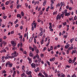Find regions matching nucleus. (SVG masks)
I'll use <instances>...</instances> for the list:
<instances>
[{
  "mask_svg": "<svg viewBox=\"0 0 77 77\" xmlns=\"http://www.w3.org/2000/svg\"><path fill=\"white\" fill-rule=\"evenodd\" d=\"M41 61V59L39 58L38 61V63H40Z\"/></svg>",
  "mask_w": 77,
  "mask_h": 77,
  "instance_id": "nucleus-33",
  "label": "nucleus"
},
{
  "mask_svg": "<svg viewBox=\"0 0 77 77\" xmlns=\"http://www.w3.org/2000/svg\"><path fill=\"white\" fill-rule=\"evenodd\" d=\"M50 39L49 38L48 39V42L47 44L46 45V47H48L50 44Z\"/></svg>",
  "mask_w": 77,
  "mask_h": 77,
  "instance_id": "nucleus-10",
  "label": "nucleus"
},
{
  "mask_svg": "<svg viewBox=\"0 0 77 77\" xmlns=\"http://www.w3.org/2000/svg\"><path fill=\"white\" fill-rule=\"evenodd\" d=\"M74 20H77V16H75V17H74Z\"/></svg>",
  "mask_w": 77,
  "mask_h": 77,
  "instance_id": "nucleus-48",
  "label": "nucleus"
},
{
  "mask_svg": "<svg viewBox=\"0 0 77 77\" xmlns=\"http://www.w3.org/2000/svg\"><path fill=\"white\" fill-rule=\"evenodd\" d=\"M72 60L71 59V58H70L69 60V63H71L72 62Z\"/></svg>",
  "mask_w": 77,
  "mask_h": 77,
  "instance_id": "nucleus-29",
  "label": "nucleus"
},
{
  "mask_svg": "<svg viewBox=\"0 0 77 77\" xmlns=\"http://www.w3.org/2000/svg\"><path fill=\"white\" fill-rule=\"evenodd\" d=\"M42 14H43L42 11H40L39 13L40 15H42Z\"/></svg>",
  "mask_w": 77,
  "mask_h": 77,
  "instance_id": "nucleus-39",
  "label": "nucleus"
},
{
  "mask_svg": "<svg viewBox=\"0 0 77 77\" xmlns=\"http://www.w3.org/2000/svg\"><path fill=\"white\" fill-rule=\"evenodd\" d=\"M46 3H47V1H45L43 3V5L44 6H45V5H46Z\"/></svg>",
  "mask_w": 77,
  "mask_h": 77,
  "instance_id": "nucleus-25",
  "label": "nucleus"
},
{
  "mask_svg": "<svg viewBox=\"0 0 77 77\" xmlns=\"http://www.w3.org/2000/svg\"><path fill=\"white\" fill-rule=\"evenodd\" d=\"M66 22H65L63 23V26H65V25H66Z\"/></svg>",
  "mask_w": 77,
  "mask_h": 77,
  "instance_id": "nucleus-56",
  "label": "nucleus"
},
{
  "mask_svg": "<svg viewBox=\"0 0 77 77\" xmlns=\"http://www.w3.org/2000/svg\"><path fill=\"white\" fill-rule=\"evenodd\" d=\"M29 56H30V57H31V56H32V53H30Z\"/></svg>",
  "mask_w": 77,
  "mask_h": 77,
  "instance_id": "nucleus-61",
  "label": "nucleus"
},
{
  "mask_svg": "<svg viewBox=\"0 0 77 77\" xmlns=\"http://www.w3.org/2000/svg\"><path fill=\"white\" fill-rule=\"evenodd\" d=\"M42 34H43V31H41L40 34V36H42Z\"/></svg>",
  "mask_w": 77,
  "mask_h": 77,
  "instance_id": "nucleus-22",
  "label": "nucleus"
},
{
  "mask_svg": "<svg viewBox=\"0 0 77 77\" xmlns=\"http://www.w3.org/2000/svg\"><path fill=\"white\" fill-rule=\"evenodd\" d=\"M70 2H71V3H72V4H73V2L72 1V0H70Z\"/></svg>",
  "mask_w": 77,
  "mask_h": 77,
  "instance_id": "nucleus-60",
  "label": "nucleus"
},
{
  "mask_svg": "<svg viewBox=\"0 0 77 77\" xmlns=\"http://www.w3.org/2000/svg\"><path fill=\"white\" fill-rule=\"evenodd\" d=\"M53 46H51L50 48V50H53Z\"/></svg>",
  "mask_w": 77,
  "mask_h": 77,
  "instance_id": "nucleus-62",
  "label": "nucleus"
},
{
  "mask_svg": "<svg viewBox=\"0 0 77 77\" xmlns=\"http://www.w3.org/2000/svg\"><path fill=\"white\" fill-rule=\"evenodd\" d=\"M4 59H5V56H3L2 57V60H4Z\"/></svg>",
  "mask_w": 77,
  "mask_h": 77,
  "instance_id": "nucleus-64",
  "label": "nucleus"
},
{
  "mask_svg": "<svg viewBox=\"0 0 77 77\" xmlns=\"http://www.w3.org/2000/svg\"><path fill=\"white\" fill-rule=\"evenodd\" d=\"M76 53V50H73L72 51V54H74V53Z\"/></svg>",
  "mask_w": 77,
  "mask_h": 77,
  "instance_id": "nucleus-17",
  "label": "nucleus"
},
{
  "mask_svg": "<svg viewBox=\"0 0 77 77\" xmlns=\"http://www.w3.org/2000/svg\"><path fill=\"white\" fill-rule=\"evenodd\" d=\"M8 65H9L10 67V68H11L12 66V65H13V64H12V63H11V62L9 61L8 62Z\"/></svg>",
  "mask_w": 77,
  "mask_h": 77,
  "instance_id": "nucleus-7",
  "label": "nucleus"
},
{
  "mask_svg": "<svg viewBox=\"0 0 77 77\" xmlns=\"http://www.w3.org/2000/svg\"><path fill=\"white\" fill-rule=\"evenodd\" d=\"M10 57H11V56H6L5 57V59L6 60V59H9Z\"/></svg>",
  "mask_w": 77,
  "mask_h": 77,
  "instance_id": "nucleus-21",
  "label": "nucleus"
},
{
  "mask_svg": "<svg viewBox=\"0 0 77 77\" xmlns=\"http://www.w3.org/2000/svg\"><path fill=\"white\" fill-rule=\"evenodd\" d=\"M69 52L68 50H67L66 52V54H69Z\"/></svg>",
  "mask_w": 77,
  "mask_h": 77,
  "instance_id": "nucleus-50",
  "label": "nucleus"
},
{
  "mask_svg": "<svg viewBox=\"0 0 77 77\" xmlns=\"http://www.w3.org/2000/svg\"><path fill=\"white\" fill-rule=\"evenodd\" d=\"M55 57H54L53 58H51L50 59V61L52 62V61H54L55 60Z\"/></svg>",
  "mask_w": 77,
  "mask_h": 77,
  "instance_id": "nucleus-12",
  "label": "nucleus"
},
{
  "mask_svg": "<svg viewBox=\"0 0 77 77\" xmlns=\"http://www.w3.org/2000/svg\"><path fill=\"white\" fill-rule=\"evenodd\" d=\"M21 15L23 17H24V12L23 11H22L21 12Z\"/></svg>",
  "mask_w": 77,
  "mask_h": 77,
  "instance_id": "nucleus-28",
  "label": "nucleus"
},
{
  "mask_svg": "<svg viewBox=\"0 0 77 77\" xmlns=\"http://www.w3.org/2000/svg\"><path fill=\"white\" fill-rule=\"evenodd\" d=\"M69 13H66L65 14V16H68L69 15Z\"/></svg>",
  "mask_w": 77,
  "mask_h": 77,
  "instance_id": "nucleus-26",
  "label": "nucleus"
},
{
  "mask_svg": "<svg viewBox=\"0 0 77 77\" xmlns=\"http://www.w3.org/2000/svg\"><path fill=\"white\" fill-rule=\"evenodd\" d=\"M24 54H27V52L26 51H24L23 52Z\"/></svg>",
  "mask_w": 77,
  "mask_h": 77,
  "instance_id": "nucleus-59",
  "label": "nucleus"
},
{
  "mask_svg": "<svg viewBox=\"0 0 77 77\" xmlns=\"http://www.w3.org/2000/svg\"><path fill=\"white\" fill-rule=\"evenodd\" d=\"M34 25V27H33V26ZM32 31H33V30H34V27L35 29L36 28V23H32Z\"/></svg>",
  "mask_w": 77,
  "mask_h": 77,
  "instance_id": "nucleus-2",
  "label": "nucleus"
},
{
  "mask_svg": "<svg viewBox=\"0 0 77 77\" xmlns=\"http://www.w3.org/2000/svg\"><path fill=\"white\" fill-rule=\"evenodd\" d=\"M2 43L3 44H4V45H6V44H7V43H6V42H5V41H3L2 42Z\"/></svg>",
  "mask_w": 77,
  "mask_h": 77,
  "instance_id": "nucleus-19",
  "label": "nucleus"
},
{
  "mask_svg": "<svg viewBox=\"0 0 77 77\" xmlns=\"http://www.w3.org/2000/svg\"><path fill=\"white\" fill-rule=\"evenodd\" d=\"M10 3V2L9 1L5 3L6 5H8Z\"/></svg>",
  "mask_w": 77,
  "mask_h": 77,
  "instance_id": "nucleus-24",
  "label": "nucleus"
},
{
  "mask_svg": "<svg viewBox=\"0 0 77 77\" xmlns=\"http://www.w3.org/2000/svg\"><path fill=\"white\" fill-rule=\"evenodd\" d=\"M65 6V3L64 2H60V6L62 7V6Z\"/></svg>",
  "mask_w": 77,
  "mask_h": 77,
  "instance_id": "nucleus-9",
  "label": "nucleus"
},
{
  "mask_svg": "<svg viewBox=\"0 0 77 77\" xmlns=\"http://www.w3.org/2000/svg\"><path fill=\"white\" fill-rule=\"evenodd\" d=\"M19 26V25L18 24H16L15 26V27H18Z\"/></svg>",
  "mask_w": 77,
  "mask_h": 77,
  "instance_id": "nucleus-55",
  "label": "nucleus"
},
{
  "mask_svg": "<svg viewBox=\"0 0 77 77\" xmlns=\"http://www.w3.org/2000/svg\"><path fill=\"white\" fill-rule=\"evenodd\" d=\"M36 57H37V59H38L39 58V55L38 54H37L36 55Z\"/></svg>",
  "mask_w": 77,
  "mask_h": 77,
  "instance_id": "nucleus-23",
  "label": "nucleus"
},
{
  "mask_svg": "<svg viewBox=\"0 0 77 77\" xmlns=\"http://www.w3.org/2000/svg\"><path fill=\"white\" fill-rule=\"evenodd\" d=\"M40 56L41 57H44V55L43 54H41L40 55Z\"/></svg>",
  "mask_w": 77,
  "mask_h": 77,
  "instance_id": "nucleus-30",
  "label": "nucleus"
},
{
  "mask_svg": "<svg viewBox=\"0 0 77 77\" xmlns=\"http://www.w3.org/2000/svg\"><path fill=\"white\" fill-rule=\"evenodd\" d=\"M8 65H9V62H8V63H7L5 64V66L6 67H7V66H8Z\"/></svg>",
  "mask_w": 77,
  "mask_h": 77,
  "instance_id": "nucleus-38",
  "label": "nucleus"
},
{
  "mask_svg": "<svg viewBox=\"0 0 77 77\" xmlns=\"http://www.w3.org/2000/svg\"><path fill=\"white\" fill-rule=\"evenodd\" d=\"M13 55H14L13 56L11 57V58H14L15 57H17V55H17V54L15 55V54H14Z\"/></svg>",
  "mask_w": 77,
  "mask_h": 77,
  "instance_id": "nucleus-15",
  "label": "nucleus"
},
{
  "mask_svg": "<svg viewBox=\"0 0 77 77\" xmlns=\"http://www.w3.org/2000/svg\"><path fill=\"white\" fill-rule=\"evenodd\" d=\"M64 13H65V14H66V13H67V10L66 9L64 11Z\"/></svg>",
  "mask_w": 77,
  "mask_h": 77,
  "instance_id": "nucleus-49",
  "label": "nucleus"
},
{
  "mask_svg": "<svg viewBox=\"0 0 77 77\" xmlns=\"http://www.w3.org/2000/svg\"><path fill=\"white\" fill-rule=\"evenodd\" d=\"M32 39H31V38H30L29 40V42H32Z\"/></svg>",
  "mask_w": 77,
  "mask_h": 77,
  "instance_id": "nucleus-63",
  "label": "nucleus"
},
{
  "mask_svg": "<svg viewBox=\"0 0 77 77\" xmlns=\"http://www.w3.org/2000/svg\"><path fill=\"white\" fill-rule=\"evenodd\" d=\"M20 5H18L17 7V9H19L20 8Z\"/></svg>",
  "mask_w": 77,
  "mask_h": 77,
  "instance_id": "nucleus-44",
  "label": "nucleus"
},
{
  "mask_svg": "<svg viewBox=\"0 0 77 77\" xmlns=\"http://www.w3.org/2000/svg\"><path fill=\"white\" fill-rule=\"evenodd\" d=\"M34 42L35 44L36 43V38H34Z\"/></svg>",
  "mask_w": 77,
  "mask_h": 77,
  "instance_id": "nucleus-34",
  "label": "nucleus"
},
{
  "mask_svg": "<svg viewBox=\"0 0 77 77\" xmlns=\"http://www.w3.org/2000/svg\"><path fill=\"white\" fill-rule=\"evenodd\" d=\"M57 75L58 77H60L61 76V74H60V73H57Z\"/></svg>",
  "mask_w": 77,
  "mask_h": 77,
  "instance_id": "nucleus-31",
  "label": "nucleus"
},
{
  "mask_svg": "<svg viewBox=\"0 0 77 77\" xmlns=\"http://www.w3.org/2000/svg\"><path fill=\"white\" fill-rule=\"evenodd\" d=\"M20 51H21L22 52H23V51H24V50L22 48H20Z\"/></svg>",
  "mask_w": 77,
  "mask_h": 77,
  "instance_id": "nucleus-40",
  "label": "nucleus"
},
{
  "mask_svg": "<svg viewBox=\"0 0 77 77\" xmlns=\"http://www.w3.org/2000/svg\"><path fill=\"white\" fill-rule=\"evenodd\" d=\"M24 68H25V66H24V65H23L22 67V69H23V72H25Z\"/></svg>",
  "mask_w": 77,
  "mask_h": 77,
  "instance_id": "nucleus-14",
  "label": "nucleus"
},
{
  "mask_svg": "<svg viewBox=\"0 0 77 77\" xmlns=\"http://www.w3.org/2000/svg\"><path fill=\"white\" fill-rule=\"evenodd\" d=\"M24 75H25V73H23L21 75V77H23V76H24Z\"/></svg>",
  "mask_w": 77,
  "mask_h": 77,
  "instance_id": "nucleus-36",
  "label": "nucleus"
},
{
  "mask_svg": "<svg viewBox=\"0 0 77 77\" xmlns=\"http://www.w3.org/2000/svg\"><path fill=\"white\" fill-rule=\"evenodd\" d=\"M18 21V19L16 20L14 22L15 24H17Z\"/></svg>",
  "mask_w": 77,
  "mask_h": 77,
  "instance_id": "nucleus-37",
  "label": "nucleus"
},
{
  "mask_svg": "<svg viewBox=\"0 0 77 77\" xmlns=\"http://www.w3.org/2000/svg\"><path fill=\"white\" fill-rule=\"evenodd\" d=\"M42 75V73H39L38 74V76H40V77H41Z\"/></svg>",
  "mask_w": 77,
  "mask_h": 77,
  "instance_id": "nucleus-35",
  "label": "nucleus"
},
{
  "mask_svg": "<svg viewBox=\"0 0 77 77\" xmlns=\"http://www.w3.org/2000/svg\"><path fill=\"white\" fill-rule=\"evenodd\" d=\"M2 74H5V73H6V72L5 71V70H3V71H2Z\"/></svg>",
  "mask_w": 77,
  "mask_h": 77,
  "instance_id": "nucleus-27",
  "label": "nucleus"
},
{
  "mask_svg": "<svg viewBox=\"0 0 77 77\" xmlns=\"http://www.w3.org/2000/svg\"><path fill=\"white\" fill-rule=\"evenodd\" d=\"M11 43L14 46H15V45H17L16 43H15V42H14V41H12L11 42Z\"/></svg>",
  "mask_w": 77,
  "mask_h": 77,
  "instance_id": "nucleus-4",
  "label": "nucleus"
},
{
  "mask_svg": "<svg viewBox=\"0 0 77 77\" xmlns=\"http://www.w3.org/2000/svg\"><path fill=\"white\" fill-rule=\"evenodd\" d=\"M17 18L19 17L21 19V18L22 16L21 15H20V14H18L17 15Z\"/></svg>",
  "mask_w": 77,
  "mask_h": 77,
  "instance_id": "nucleus-11",
  "label": "nucleus"
},
{
  "mask_svg": "<svg viewBox=\"0 0 77 77\" xmlns=\"http://www.w3.org/2000/svg\"><path fill=\"white\" fill-rule=\"evenodd\" d=\"M28 60H29V63H32V59L29 58V57H28L27 58Z\"/></svg>",
  "mask_w": 77,
  "mask_h": 77,
  "instance_id": "nucleus-5",
  "label": "nucleus"
},
{
  "mask_svg": "<svg viewBox=\"0 0 77 77\" xmlns=\"http://www.w3.org/2000/svg\"><path fill=\"white\" fill-rule=\"evenodd\" d=\"M10 8L11 9H12V8H13V4L11 5L10 6Z\"/></svg>",
  "mask_w": 77,
  "mask_h": 77,
  "instance_id": "nucleus-47",
  "label": "nucleus"
},
{
  "mask_svg": "<svg viewBox=\"0 0 77 77\" xmlns=\"http://www.w3.org/2000/svg\"><path fill=\"white\" fill-rule=\"evenodd\" d=\"M61 17L62 18H63V14H61V16H60L59 15H58L56 17L57 20V21L58 20H60L61 19Z\"/></svg>",
  "mask_w": 77,
  "mask_h": 77,
  "instance_id": "nucleus-1",
  "label": "nucleus"
},
{
  "mask_svg": "<svg viewBox=\"0 0 77 77\" xmlns=\"http://www.w3.org/2000/svg\"><path fill=\"white\" fill-rule=\"evenodd\" d=\"M61 77H65V75L63 74V73L61 74Z\"/></svg>",
  "mask_w": 77,
  "mask_h": 77,
  "instance_id": "nucleus-43",
  "label": "nucleus"
},
{
  "mask_svg": "<svg viewBox=\"0 0 77 77\" xmlns=\"http://www.w3.org/2000/svg\"><path fill=\"white\" fill-rule=\"evenodd\" d=\"M47 50V47H45L43 48V51H45V50Z\"/></svg>",
  "mask_w": 77,
  "mask_h": 77,
  "instance_id": "nucleus-41",
  "label": "nucleus"
},
{
  "mask_svg": "<svg viewBox=\"0 0 77 77\" xmlns=\"http://www.w3.org/2000/svg\"><path fill=\"white\" fill-rule=\"evenodd\" d=\"M57 11L54 12H53V15H56V14H57Z\"/></svg>",
  "mask_w": 77,
  "mask_h": 77,
  "instance_id": "nucleus-32",
  "label": "nucleus"
},
{
  "mask_svg": "<svg viewBox=\"0 0 77 77\" xmlns=\"http://www.w3.org/2000/svg\"><path fill=\"white\" fill-rule=\"evenodd\" d=\"M36 51V53H37V54H38V53H39V50H38V49H37L36 50H36H35Z\"/></svg>",
  "mask_w": 77,
  "mask_h": 77,
  "instance_id": "nucleus-45",
  "label": "nucleus"
},
{
  "mask_svg": "<svg viewBox=\"0 0 77 77\" xmlns=\"http://www.w3.org/2000/svg\"><path fill=\"white\" fill-rule=\"evenodd\" d=\"M2 10H5V7L3 6L2 8Z\"/></svg>",
  "mask_w": 77,
  "mask_h": 77,
  "instance_id": "nucleus-51",
  "label": "nucleus"
},
{
  "mask_svg": "<svg viewBox=\"0 0 77 77\" xmlns=\"http://www.w3.org/2000/svg\"><path fill=\"white\" fill-rule=\"evenodd\" d=\"M20 46L21 47H22V46H23V43H22V42H21V44H18V47H20Z\"/></svg>",
  "mask_w": 77,
  "mask_h": 77,
  "instance_id": "nucleus-13",
  "label": "nucleus"
},
{
  "mask_svg": "<svg viewBox=\"0 0 77 77\" xmlns=\"http://www.w3.org/2000/svg\"><path fill=\"white\" fill-rule=\"evenodd\" d=\"M31 66L32 68H36V65L35 64H34V63H32L31 64Z\"/></svg>",
  "mask_w": 77,
  "mask_h": 77,
  "instance_id": "nucleus-6",
  "label": "nucleus"
},
{
  "mask_svg": "<svg viewBox=\"0 0 77 77\" xmlns=\"http://www.w3.org/2000/svg\"><path fill=\"white\" fill-rule=\"evenodd\" d=\"M41 44L42 45L44 44V41L43 40H42V41H41Z\"/></svg>",
  "mask_w": 77,
  "mask_h": 77,
  "instance_id": "nucleus-46",
  "label": "nucleus"
},
{
  "mask_svg": "<svg viewBox=\"0 0 77 77\" xmlns=\"http://www.w3.org/2000/svg\"><path fill=\"white\" fill-rule=\"evenodd\" d=\"M32 51H35V49H34V48H33L32 49Z\"/></svg>",
  "mask_w": 77,
  "mask_h": 77,
  "instance_id": "nucleus-57",
  "label": "nucleus"
},
{
  "mask_svg": "<svg viewBox=\"0 0 77 77\" xmlns=\"http://www.w3.org/2000/svg\"><path fill=\"white\" fill-rule=\"evenodd\" d=\"M0 52V53H2V52L6 53V50L4 49H3V50H2V51H1Z\"/></svg>",
  "mask_w": 77,
  "mask_h": 77,
  "instance_id": "nucleus-8",
  "label": "nucleus"
},
{
  "mask_svg": "<svg viewBox=\"0 0 77 77\" xmlns=\"http://www.w3.org/2000/svg\"><path fill=\"white\" fill-rule=\"evenodd\" d=\"M44 74L45 75L46 77H48V74H47V73H45V72H44Z\"/></svg>",
  "mask_w": 77,
  "mask_h": 77,
  "instance_id": "nucleus-20",
  "label": "nucleus"
},
{
  "mask_svg": "<svg viewBox=\"0 0 77 77\" xmlns=\"http://www.w3.org/2000/svg\"><path fill=\"white\" fill-rule=\"evenodd\" d=\"M33 47L35 48V50H36V49H37V47H36V46H35V45H34Z\"/></svg>",
  "mask_w": 77,
  "mask_h": 77,
  "instance_id": "nucleus-42",
  "label": "nucleus"
},
{
  "mask_svg": "<svg viewBox=\"0 0 77 77\" xmlns=\"http://www.w3.org/2000/svg\"><path fill=\"white\" fill-rule=\"evenodd\" d=\"M47 63L48 64V65L49 66H50V62H49L48 61H47Z\"/></svg>",
  "mask_w": 77,
  "mask_h": 77,
  "instance_id": "nucleus-54",
  "label": "nucleus"
},
{
  "mask_svg": "<svg viewBox=\"0 0 77 77\" xmlns=\"http://www.w3.org/2000/svg\"><path fill=\"white\" fill-rule=\"evenodd\" d=\"M32 73V72L30 71L29 72V71H26V74L28 75H29V76H28V77H32L31 74Z\"/></svg>",
  "mask_w": 77,
  "mask_h": 77,
  "instance_id": "nucleus-3",
  "label": "nucleus"
},
{
  "mask_svg": "<svg viewBox=\"0 0 77 77\" xmlns=\"http://www.w3.org/2000/svg\"><path fill=\"white\" fill-rule=\"evenodd\" d=\"M67 36H68V35H64L63 36V38H65V39H66V38H67Z\"/></svg>",
  "mask_w": 77,
  "mask_h": 77,
  "instance_id": "nucleus-52",
  "label": "nucleus"
},
{
  "mask_svg": "<svg viewBox=\"0 0 77 77\" xmlns=\"http://www.w3.org/2000/svg\"><path fill=\"white\" fill-rule=\"evenodd\" d=\"M12 49L13 50H15V47H13L12 48Z\"/></svg>",
  "mask_w": 77,
  "mask_h": 77,
  "instance_id": "nucleus-58",
  "label": "nucleus"
},
{
  "mask_svg": "<svg viewBox=\"0 0 77 77\" xmlns=\"http://www.w3.org/2000/svg\"><path fill=\"white\" fill-rule=\"evenodd\" d=\"M12 55H18V53H17V52H16V51H15L14 52V53H13V54H12Z\"/></svg>",
  "mask_w": 77,
  "mask_h": 77,
  "instance_id": "nucleus-16",
  "label": "nucleus"
},
{
  "mask_svg": "<svg viewBox=\"0 0 77 77\" xmlns=\"http://www.w3.org/2000/svg\"><path fill=\"white\" fill-rule=\"evenodd\" d=\"M73 49V46H72L71 47H69V51H70L71 50H72Z\"/></svg>",
  "mask_w": 77,
  "mask_h": 77,
  "instance_id": "nucleus-18",
  "label": "nucleus"
},
{
  "mask_svg": "<svg viewBox=\"0 0 77 77\" xmlns=\"http://www.w3.org/2000/svg\"><path fill=\"white\" fill-rule=\"evenodd\" d=\"M22 37L23 36H22V35H20L19 37V38H21V39H22Z\"/></svg>",
  "mask_w": 77,
  "mask_h": 77,
  "instance_id": "nucleus-53",
  "label": "nucleus"
}]
</instances>
